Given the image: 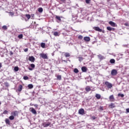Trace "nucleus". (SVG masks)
I'll list each match as a JSON object with an SVG mask.
<instances>
[{
  "instance_id": "aec40b11",
  "label": "nucleus",
  "mask_w": 129,
  "mask_h": 129,
  "mask_svg": "<svg viewBox=\"0 0 129 129\" xmlns=\"http://www.w3.org/2000/svg\"><path fill=\"white\" fill-rule=\"evenodd\" d=\"M107 30H108V31H114V30H115V29L113 28H111L109 26L107 27Z\"/></svg>"
},
{
  "instance_id": "7ed1b4c3",
  "label": "nucleus",
  "mask_w": 129,
  "mask_h": 129,
  "mask_svg": "<svg viewBox=\"0 0 129 129\" xmlns=\"http://www.w3.org/2000/svg\"><path fill=\"white\" fill-rule=\"evenodd\" d=\"M105 85L107 86V88L110 89L112 87V84L107 81L105 82Z\"/></svg>"
},
{
  "instance_id": "393cba45",
  "label": "nucleus",
  "mask_w": 129,
  "mask_h": 129,
  "mask_svg": "<svg viewBox=\"0 0 129 129\" xmlns=\"http://www.w3.org/2000/svg\"><path fill=\"white\" fill-rule=\"evenodd\" d=\"M9 118L10 119V120H14V119H15V117L11 115L9 117Z\"/></svg>"
},
{
  "instance_id": "f257e3e1",
  "label": "nucleus",
  "mask_w": 129,
  "mask_h": 129,
  "mask_svg": "<svg viewBox=\"0 0 129 129\" xmlns=\"http://www.w3.org/2000/svg\"><path fill=\"white\" fill-rule=\"evenodd\" d=\"M39 56L41 58H42V59H48L49 58L48 57V55L46 53H40Z\"/></svg>"
},
{
  "instance_id": "864d4df0",
  "label": "nucleus",
  "mask_w": 129,
  "mask_h": 129,
  "mask_svg": "<svg viewBox=\"0 0 129 129\" xmlns=\"http://www.w3.org/2000/svg\"><path fill=\"white\" fill-rule=\"evenodd\" d=\"M79 59H82V57H79Z\"/></svg>"
},
{
  "instance_id": "20e7f679",
  "label": "nucleus",
  "mask_w": 129,
  "mask_h": 129,
  "mask_svg": "<svg viewBox=\"0 0 129 129\" xmlns=\"http://www.w3.org/2000/svg\"><path fill=\"white\" fill-rule=\"evenodd\" d=\"M30 67H28V69L29 70H30V71H32V70H34L35 69V64L34 63H31L30 64Z\"/></svg>"
},
{
  "instance_id": "f3484780",
  "label": "nucleus",
  "mask_w": 129,
  "mask_h": 129,
  "mask_svg": "<svg viewBox=\"0 0 129 129\" xmlns=\"http://www.w3.org/2000/svg\"><path fill=\"white\" fill-rule=\"evenodd\" d=\"M109 25L111 26L112 27H115V23L112 21L109 22Z\"/></svg>"
},
{
  "instance_id": "c756f323",
  "label": "nucleus",
  "mask_w": 129,
  "mask_h": 129,
  "mask_svg": "<svg viewBox=\"0 0 129 129\" xmlns=\"http://www.w3.org/2000/svg\"><path fill=\"white\" fill-rule=\"evenodd\" d=\"M74 72L75 73H78L79 72V70H78V69H74Z\"/></svg>"
},
{
  "instance_id": "603ef678",
  "label": "nucleus",
  "mask_w": 129,
  "mask_h": 129,
  "mask_svg": "<svg viewBox=\"0 0 129 129\" xmlns=\"http://www.w3.org/2000/svg\"><path fill=\"white\" fill-rule=\"evenodd\" d=\"M2 105V102H0V105Z\"/></svg>"
},
{
  "instance_id": "6ab92c4d",
  "label": "nucleus",
  "mask_w": 129,
  "mask_h": 129,
  "mask_svg": "<svg viewBox=\"0 0 129 129\" xmlns=\"http://www.w3.org/2000/svg\"><path fill=\"white\" fill-rule=\"evenodd\" d=\"M109 108H114L115 106L114 105V103H111L110 105H109Z\"/></svg>"
},
{
  "instance_id": "473e14b6",
  "label": "nucleus",
  "mask_w": 129,
  "mask_h": 129,
  "mask_svg": "<svg viewBox=\"0 0 129 129\" xmlns=\"http://www.w3.org/2000/svg\"><path fill=\"white\" fill-rule=\"evenodd\" d=\"M4 85H5L6 87H9V86H10V84H9V83L8 82H5Z\"/></svg>"
},
{
  "instance_id": "dca6fc26",
  "label": "nucleus",
  "mask_w": 129,
  "mask_h": 129,
  "mask_svg": "<svg viewBox=\"0 0 129 129\" xmlns=\"http://www.w3.org/2000/svg\"><path fill=\"white\" fill-rule=\"evenodd\" d=\"M61 18H62V17H60V16H55V19H56V20H57L59 21V22H62V20H61Z\"/></svg>"
},
{
  "instance_id": "c9c22d12",
  "label": "nucleus",
  "mask_w": 129,
  "mask_h": 129,
  "mask_svg": "<svg viewBox=\"0 0 129 129\" xmlns=\"http://www.w3.org/2000/svg\"><path fill=\"white\" fill-rule=\"evenodd\" d=\"M14 70H15V71H16V72H17V71H19V67H15L14 68Z\"/></svg>"
},
{
  "instance_id": "a878e982",
  "label": "nucleus",
  "mask_w": 129,
  "mask_h": 129,
  "mask_svg": "<svg viewBox=\"0 0 129 129\" xmlns=\"http://www.w3.org/2000/svg\"><path fill=\"white\" fill-rule=\"evenodd\" d=\"M25 17L28 19V20H30V19H31V15H30V14H26Z\"/></svg>"
},
{
  "instance_id": "09e8293b",
  "label": "nucleus",
  "mask_w": 129,
  "mask_h": 129,
  "mask_svg": "<svg viewBox=\"0 0 129 129\" xmlns=\"http://www.w3.org/2000/svg\"><path fill=\"white\" fill-rule=\"evenodd\" d=\"M126 112H129V108L126 109Z\"/></svg>"
},
{
  "instance_id": "49530a36",
  "label": "nucleus",
  "mask_w": 129,
  "mask_h": 129,
  "mask_svg": "<svg viewBox=\"0 0 129 129\" xmlns=\"http://www.w3.org/2000/svg\"><path fill=\"white\" fill-rule=\"evenodd\" d=\"M28 48H25V49H24V52H28Z\"/></svg>"
},
{
  "instance_id": "7c9ffc66",
  "label": "nucleus",
  "mask_w": 129,
  "mask_h": 129,
  "mask_svg": "<svg viewBox=\"0 0 129 129\" xmlns=\"http://www.w3.org/2000/svg\"><path fill=\"white\" fill-rule=\"evenodd\" d=\"M2 29H3V30H8V26L4 25L2 27Z\"/></svg>"
},
{
  "instance_id": "9b49d317",
  "label": "nucleus",
  "mask_w": 129,
  "mask_h": 129,
  "mask_svg": "<svg viewBox=\"0 0 129 129\" xmlns=\"http://www.w3.org/2000/svg\"><path fill=\"white\" fill-rule=\"evenodd\" d=\"M109 99V100L112 102L114 101V97L113 96V95H111V96H110Z\"/></svg>"
},
{
  "instance_id": "6e6552de",
  "label": "nucleus",
  "mask_w": 129,
  "mask_h": 129,
  "mask_svg": "<svg viewBox=\"0 0 129 129\" xmlns=\"http://www.w3.org/2000/svg\"><path fill=\"white\" fill-rule=\"evenodd\" d=\"M30 110L33 113V114H37V111L34 108H30Z\"/></svg>"
},
{
  "instance_id": "ea45409f",
  "label": "nucleus",
  "mask_w": 129,
  "mask_h": 129,
  "mask_svg": "<svg viewBox=\"0 0 129 129\" xmlns=\"http://www.w3.org/2000/svg\"><path fill=\"white\" fill-rule=\"evenodd\" d=\"M99 109H100V110L102 111V110H104V109L103 108V106H100V108H99Z\"/></svg>"
},
{
  "instance_id": "2eb2a0df",
  "label": "nucleus",
  "mask_w": 129,
  "mask_h": 129,
  "mask_svg": "<svg viewBox=\"0 0 129 129\" xmlns=\"http://www.w3.org/2000/svg\"><path fill=\"white\" fill-rule=\"evenodd\" d=\"M85 90L86 91H87V92H89V91H91V88L90 86H87L85 88Z\"/></svg>"
},
{
  "instance_id": "b1692460",
  "label": "nucleus",
  "mask_w": 129,
  "mask_h": 129,
  "mask_svg": "<svg viewBox=\"0 0 129 129\" xmlns=\"http://www.w3.org/2000/svg\"><path fill=\"white\" fill-rule=\"evenodd\" d=\"M53 35L55 36V37L58 36L59 33L57 31H55V32H53Z\"/></svg>"
},
{
  "instance_id": "e433bc0d",
  "label": "nucleus",
  "mask_w": 129,
  "mask_h": 129,
  "mask_svg": "<svg viewBox=\"0 0 129 129\" xmlns=\"http://www.w3.org/2000/svg\"><path fill=\"white\" fill-rule=\"evenodd\" d=\"M118 97L120 96V97H123L124 96V95H123V94L119 93L118 94Z\"/></svg>"
},
{
  "instance_id": "ddd939ff",
  "label": "nucleus",
  "mask_w": 129,
  "mask_h": 129,
  "mask_svg": "<svg viewBox=\"0 0 129 129\" xmlns=\"http://www.w3.org/2000/svg\"><path fill=\"white\" fill-rule=\"evenodd\" d=\"M81 70H82V72H87L88 69L86 67H83L81 68Z\"/></svg>"
},
{
  "instance_id": "423d86ee",
  "label": "nucleus",
  "mask_w": 129,
  "mask_h": 129,
  "mask_svg": "<svg viewBox=\"0 0 129 129\" xmlns=\"http://www.w3.org/2000/svg\"><path fill=\"white\" fill-rule=\"evenodd\" d=\"M79 114H81L82 115H83V114H85V111L84 110V109L81 108L79 110Z\"/></svg>"
},
{
  "instance_id": "37998d69",
  "label": "nucleus",
  "mask_w": 129,
  "mask_h": 129,
  "mask_svg": "<svg viewBox=\"0 0 129 129\" xmlns=\"http://www.w3.org/2000/svg\"><path fill=\"white\" fill-rule=\"evenodd\" d=\"M92 119L94 120V119H96V117H95V116H92Z\"/></svg>"
},
{
  "instance_id": "de8ad7c7",
  "label": "nucleus",
  "mask_w": 129,
  "mask_h": 129,
  "mask_svg": "<svg viewBox=\"0 0 129 129\" xmlns=\"http://www.w3.org/2000/svg\"><path fill=\"white\" fill-rule=\"evenodd\" d=\"M10 14L12 16H14V13H13V12H10Z\"/></svg>"
},
{
  "instance_id": "c85d7f7f",
  "label": "nucleus",
  "mask_w": 129,
  "mask_h": 129,
  "mask_svg": "<svg viewBox=\"0 0 129 129\" xmlns=\"http://www.w3.org/2000/svg\"><path fill=\"white\" fill-rule=\"evenodd\" d=\"M38 11L39 12V13H43V8H39L38 9Z\"/></svg>"
},
{
  "instance_id": "0eeeda50",
  "label": "nucleus",
  "mask_w": 129,
  "mask_h": 129,
  "mask_svg": "<svg viewBox=\"0 0 129 129\" xmlns=\"http://www.w3.org/2000/svg\"><path fill=\"white\" fill-rule=\"evenodd\" d=\"M93 29L95 30V31H97V32H102V29L98 27H94Z\"/></svg>"
},
{
  "instance_id": "79ce46f5",
  "label": "nucleus",
  "mask_w": 129,
  "mask_h": 129,
  "mask_svg": "<svg viewBox=\"0 0 129 129\" xmlns=\"http://www.w3.org/2000/svg\"><path fill=\"white\" fill-rule=\"evenodd\" d=\"M124 26H125L126 27H128V23H124Z\"/></svg>"
},
{
  "instance_id": "a211bd4d",
  "label": "nucleus",
  "mask_w": 129,
  "mask_h": 129,
  "mask_svg": "<svg viewBox=\"0 0 129 129\" xmlns=\"http://www.w3.org/2000/svg\"><path fill=\"white\" fill-rule=\"evenodd\" d=\"M22 89H23V86L22 85H20L18 87V91H19V92H21V91H22Z\"/></svg>"
},
{
  "instance_id": "4468645a",
  "label": "nucleus",
  "mask_w": 129,
  "mask_h": 129,
  "mask_svg": "<svg viewBox=\"0 0 129 129\" xmlns=\"http://www.w3.org/2000/svg\"><path fill=\"white\" fill-rule=\"evenodd\" d=\"M5 122L6 124H8L9 125L11 124V121H10V119L9 118L5 119Z\"/></svg>"
},
{
  "instance_id": "3c124183",
  "label": "nucleus",
  "mask_w": 129,
  "mask_h": 129,
  "mask_svg": "<svg viewBox=\"0 0 129 129\" xmlns=\"http://www.w3.org/2000/svg\"><path fill=\"white\" fill-rule=\"evenodd\" d=\"M11 55H13V52H11Z\"/></svg>"
},
{
  "instance_id": "412c9836",
  "label": "nucleus",
  "mask_w": 129,
  "mask_h": 129,
  "mask_svg": "<svg viewBox=\"0 0 129 129\" xmlns=\"http://www.w3.org/2000/svg\"><path fill=\"white\" fill-rule=\"evenodd\" d=\"M95 97H96L97 99H100V98H101V96L100 94H96Z\"/></svg>"
},
{
  "instance_id": "f03ea898",
  "label": "nucleus",
  "mask_w": 129,
  "mask_h": 129,
  "mask_svg": "<svg viewBox=\"0 0 129 129\" xmlns=\"http://www.w3.org/2000/svg\"><path fill=\"white\" fill-rule=\"evenodd\" d=\"M111 75H112V76L117 75V71L115 69L112 70L111 72Z\"/></svg>"
},
{
  "instance_id": "4c0bfd02",
  "label": "nucleus",
  "mask_w": 129,
  "mask_h": 129,
  "mask_svg": "<svg viewBox=\"0 0 129 129\" xmlns=\"http://www.w3.org/2000/svg\"><path fill=\"white\" fill-rule=\"evenodd\" d=\"M23 79L24 80H28L29 79V77H28V76H24L23 77Z\"/></svg>"
},
{
  "instance_id": "9d476101",
  "label": "nucleus",
  "mask_w": 129,
  "mask_h": 129,
  "mask_svg": "<svg viewBox=\"0 0 129 129\" xmlns=\"http://www.w3.org/2000/svg\"><path fill=\"white\" fill-rule=\"evenodd\" d=\"M29 60L31 62H35V57H34V56H29Z\"/></svg>"
},
{
  "instance_id": "a18cd8bd",
  "label": "nucleus",
  "mask_w": 129,
  "mask_h": 129,
  "mask_svg": "<svg viewBox=\"0 0 129 129\" xmlns=\"http://www.w3.org/2000/svg\"><path fill=\"white\" fill-rule=\"evenodd\" d=\"M31 16L32 17V18H34V17H35V14H32L31 15Z\"/></svg>"
},
{
  "instance_id": "a19ab883",
  "label": "nucleus",
  "mask_w": 129,
  "mask_h": 129,
  "mask_svg": "<svg viewBox=\"0 0 129 129\" xmlns=\"http://www.w3.org/2000/svg\"><path fill=\"white\" fill-rule=\"evenodd\" d=\"M86 4H90V0H86Z\"/></svg>"
},
{
  "instance_id": "8fccbe9b",
  "label": "nucleus",
  "mask_w": 129,
  "mask_h": 129,
  "mask_svg": "<svg viewBox=\"0 0 129 129\" xmlns=\"http://www.w3.org/2000/svg\"><path fill=\"white\" fill-rule=\"evenodd\" d=\"M34 106H35V107H38V105L35 104V105H34Z\"/></svg>"
},
{
  "instance_id": "c03bdc74",
  "label": "nucleus",
  "mask_w": 129,
  "mask_h": 129,
  "mask_svg": "<svg viewBox=\"0 0 129 129\" xmlns=\"http://www.w3.org/2000/svg\"><path fill=\"white\" fill-rule=\"evenodd\" d=\"M2 67H3V64L2 62H0V69H2Z\"/></svg>"
},
{
  "instance_id": "1a4fd4ad",
  "label": "nucleus",
  "mask_w": 129,
  "mask_h": 129,
  "mask_svg": "<svg viewBox=\"0 0 129 129\" xmlns=\"http://www.w3.org/2000/svg\"><path fill=\"white\" fill-rule=\"evenodd\" d=\"M50 124H51V123L50 122H44L43 123V126H44V127H48V126H49Z\"/></svg>"
},
{
  "instance_id": "72a5a7b5",
  "label": "nucleus",
  "mask_w": 129,
  "mask_h": 129,
  "mask_svg": "<svg viewBox=\"0 0 129 129\" xmlns=\"http://www.w3.org/2000/svg\"><path fill=\"white\" fill-rule=\"evenodd\" d=\"M18 38L19 39H23V34H21L19 35L18 36Z\"/></svg>"
},
{
  "instance_id": "f8f14e48",
  "label": "nucleus",
  "mask_w": 129,
  "mask_h": 129,
  "mask_svg": "<svg viewBox=\"0 0 129 129\" xmlns=\"http://www.w3.org/2000/svg\"><path fill=\"white\" fill-rule=\"evenodd\" d=\"M84 40L85 41V42H89L90 41V37L86 36L84 37Z\"/></svg>"
},
{
  "instance_id": "58836bf2",
  "label": "nucleus",
  "mask_w": 129,
  "mask_h": 129,
  "mask_svg": "<svg viewBox=\"0 0 129 129\" xmlns=\"http://www.w3.org/2000/svg\"><path fill=\"white\" fill-rule=\"evenodd\" d=\"M3 113H4V114H8V113H9V111H8V110H5L3 112Z\"/></svg>"
},
{
  "instance_id": "4be33fe9",
  "label": "nucleus",
  "mask_w": 129,
  "mask_h": 129,
  "mask_svg": "<svg viewBox=\"0 0 129 129\" xmlns=\"http://www.w3.org/2000/svg\"><path fill=\"white\" fill-rule=\"evenodd\" d=\"M64 55L65 57H66L67 58L68 57H70L71 56L70 53L69 52H66Z\"/></svg>"
},
{
  "instance_id": "bb28decb",
  "label": "nucleus",
  "mask_w": 129,
  "mask_h": 129,
  "mask_svg": "<svg viewBox=\"0 0 129 129\" xmlns=\"http://www.w3.org/2000/svg\"><path fill=\"white\" fill-rule=\"evenodd\" d=\"M40 46L41 47L44 48H45V46H46V44L44 42H42L40 44Z\"/></svg>"
},
{
  "instance_id": "cd10ccee",
  "label": "nucleus",
  "mask_w": 129,
  "mask_h": 129,
  "mask_svg": "<svg viewBox=\"0 0 129 129\" xmlns=\"http://www.w3.org/2000/svg\"><path fill=\"white\" fill-rule=\"evenodd\" d=\"M28 87L29 89H32V88H33L34 87V86H33L32 84H29L28 85Z\"/></svg>"
},
{
  "instance_id": "39448f33",
  "label": "nucleus",
  "mask_w": 129,
  "mask_h": 129,
  "mask_svg": "<svg viewBox=\"0 0 129 129\" xmlns=\"http://www.w3.org/2000/svg\"><path fill=\"white\" fill-rule=\"evenodd\" d=\"M18 114H19V112L18 111L15 110L11 112V115H12L14 117L15 116H18Z\"/></svg>"
},
{
  "instance_id": "5701e85b",
  "label": "nucleus",
  "mask_w": 129,
  "mask_h": 129,
  "mask_svg": "<svg viewBox=\"0 0 129 129\" xmlns=\"http://www.w3.org/2000/svg\"><path fill=\"white\" fill-rule=\"evenodd\" d=\"M110 63H111V64H114V63H115V60L114 59H111L110 60Z\"/></svg>"
},
{
  "instance_id": "2f4dec72",
  "label": "nucleus",
  "mask_w": 129,
  "mask_h": 129,
  "mask_svg": "<svg viewBox=\"0 0 129 129\" xmlns=\"http://www.w3.org/2000/svg\"><path fill=\"white\" fill-rule=\"evenodd\" d=\"M57 79L58 80H61V79H62V77H61V75H57Z\"/></svg>"
},
{
  "instance_id": "f704fd0d",
  "label": "nucleus",
  "mask_w": 129,
  "mask_h": 129,
  "mask_svg": "<svg viewBox=\"0 0 129 129\" xmlns=\"http://www.w3.org/2000/svg\"><path fill=\"white\" fill-rule=\"evenodd\" d=\"M78 38L79 40H82L83 36L82 35H79Z\"/></svg>"
}]
</instances>
